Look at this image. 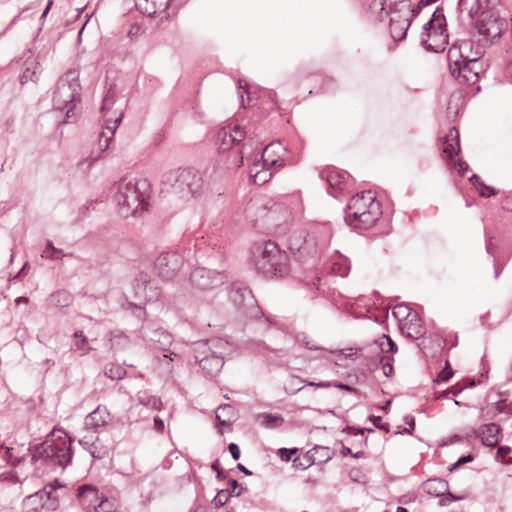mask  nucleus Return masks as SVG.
Masks as SVG:
<instances>
[{"label": "nucleus", "mask_w": 512, "mask_h": 512, "mask_svg": "<svg viewBox=\"0 0 512 512\" xmlns=\"http://www.w3.org/2000/svg\"><path fill=\"white\" fill-rule=\"evenodd\" d=\"M91 512H119L118 504L113 499H103Z\"/></svg>", "instance_id": "26"}, {"label": "nucleus", "mask_w": 512, "mask_h": 512, "mask_svg": "<svg viewBox=\"0 0 512 512\" xmlns=\"http://www.w3.org/2000/svg\"><path fill=\"white\" fill-rule=\"evenodd\" d=\"M453 167L460 173V174H464L465 171L467 170L468 166L465 162H463L462 160L458 159L457 157H454V160L452 161H449Z\"/></svg>", "instance_id": "37"}, {"label": "nucleus", "mask_w": 512, "mask_h": 512, "mask_svg": "<svg viewBox=\"0 0 512 512\" xmlns=\"http://www.w3.org/2000/svg\"><path fill=\"white\" fill-rule=\"evenodd\" d=\"M453 375V371L448 362H446L445 367L438 374L436 381L437 382H447Z\"/></svg>", "instance_id": "35"}, {"label": "nucleus", "mask_w": 512, "mask_h": 512, "mask_svg": "<svg viewBox=\"0 0 512 512\" xmlns=\"http://www.w3.org/2000/svg\"><path fill=\"white\" fill-rule=\"evenodd\" d=\"M470 44L462 42L459 46L453 45L448 51L450 62V71L452 75L458 79L460 83L471 85L475 84L479 79L482 71V65L478 58H469L463 54V50L467 51Z\"/></svg>", "instance_id": "2"}, {"label": "nucleus", "mask_w": 512, "mask_h": 512, "mask_svg": "<svg viewBox=\"0 0 512 512\" xmlns=\"http://www.w3.org/2000/svg\"><path fill=\"white\" fill-rule=\"evenodd\" d=\"M287 156L288 152L281 143H271L264 148L260 161L277 171L290 163Z\"/></svg>", "instance_id": "9"}, {"label": "nucleus", "mask_w": 512, "mask_h": 512, "mask_svg": "<svg viewBox=\"0 0 512 512\" xmlns=\"http://www.w3.org/2000/svg\"><path fill=\"white\" fill-rule=\"evenodd\" d=\"M382 214L375 192L366 190L352 196L347 204L345 222L356 229L372 227Z\"/></svg>", "instance_id": "1"}, {"label": "nucleus", "mask_w": 512, "mask_h": 512, "mask_svg": "<svg viewBox=\"0 0 512 512\" xmlns=\"http://www.w3.org/2000/svg\"><path fill=\"white\" fill-rule=\"evenodd\" d=\"M307 386H315V387H321V388H327L330 386L329 383H326V382H319V383H315V382H307L306 383Z\"/></svg>", "instance_id": "45"}, {"label": "nucleus", "mask_w": 512, "mask_h": 512, "mask_svg": "<svg viewBox=\"0 0 512 512\" xmlns=\"http://www.w3.org/2000/svg\"><path fill=\"white\" fill-rule=\"evenodd\" d=\"M296 451V449L282 448L280 449L279 453L282 460L288 461L290 460L291 456L296 453Z\"/></svg>", "instance_id": "39"}, {"label": "nucleus", "mask_w": 512, "mask_h": 512, "mask_svg": "<svg viewBox=\"0 0 512 512\" xmlns=\"http://www.w3.org/2000/svg\"><path fill=\"white\" fill-rule=\"evenodd\" d=\"M325 177L329 186L335 191H342L345 188L346 174L331 168L326 171Z\"/></svg>", "instance_id": "21"}, {"label": "nucleus", "mask_w": 512, "mask_h": 512, "mask_svg": "<svg viewBox=\"0 0 512 512\" xmlns=\"http://www.w3.org/2000/svg\"><path fill=\"white\" fill-rule=\"evenodd\" d=\"M164 428H165V425H164L163 420L159 417H155L154 418V429L157 432L162 433L164 431Z\"/></svg>", "instance_id": "42"}, {"label": "nucleus", "mask_w": 512, "mask_h": 512, "mask_svg": "<svg viewBox=\"0 0 512 512\" xmlns=\"http://www.w3.org/2000/svg\"><path fill=\"white\" fill-rule=\"evenodd\" d=\"M402 310V307H397L396 310L394 311V314L400 312Z\"/></svg>", "instance_id": "53"}, {"label": "nucleus", "mask_w": 512, "mask_h": 512, "mask_svg": "<svg viewBox=\"0 0 512 512\" xmlns=\"http://www.w3.org/2000/svg\"><path fill=\"white\" fill-rule=\"evenodd\" d=\"M273 172L272 167L257 161L250 168V177L255 184L263 185L271 179Z\"/></svg>", "instance_id": "19"}, {"label": "nucleus", "mask_w": 512, "mask_h": 512, "mask_svg": "<svg viewBox=\"0 0 512 512\" xmlns=\"http://www.w3.org/2000/svg\"><path fill=\"white\" fill-rule=\"evenodd\" d=\"M442 157L447 161L454 160L458 157L460 151L459 131L451 128L441 142Z\"/></svg>", "instance_id": "12"}, {"label": "nucleus", "mask_w": 512, "mask_h": 512, "mask_svg": "<svg viewBox=\"0 0 512 512\" xmlns=\"http://www.w3.org/2000/svg\"><path fill=\"white\" fill-rule=\"evenodd\" d=\"M75 342L74 347L77 351H80L82 354H85L88 351V342L87 338L83 335L82 332H76L74 334Z\"/></svg>", "instance_id": "30"}, {"label": "nucleus", "mask_w": 512, "mask_h": 512, "mask_svg": "<svg viewBox=\"0 0 512 512\" xmlns=\"http://www.w3.org/2000/svg\"><path fill=\"white\" fill-rule=\"evenodd\" d=\"M479 9L483 10H494L493 6L498 2V0H477Z\"/></svg>", "instance_id": "38"}, {"label": "nucleus", "mask_w": 512, "mask_h": 512, "mask_svg": "<svg viewBox=\"0 0 512 512\" xmlns=\"http://www.w3.org/2000/svg\"><path fill=\"white\" fill-rule=\"evenodd\" d=\"M6 458L11 463H18L20 460L18 457L14 456V448H6L5 450Z\"/></svg>", "instance_id": "40"}, {"label": "nucleus", "mask_w": 512, "mask_h": 512, "mask_svg": "<svg viewBox=\"0 0 512 512\" xmlns=\"http://www.w3.org/2000/svg\"><path fill=\"white\" fill-rule=\"evenodd\" d=\"M121 121V116H119L112 125H106L103 129L100 136V145H102V141H105V147L108 146V141L113 137L116 128L118 127V123Z\"/></svg>", "instance_id": "27"}, {"label": "nucleus", "mask_w": 512, "mask_h": 512, "mask_svg": "<svg viewBox=\"0 0 512 512\" xmlns=\"http://www.w3.org/2000/svg\"><path fill=\"white\" fill-rule=\"evenodd\" d=\"M134 27H131L130 31H129V35L131 36L133 33H135V30H133Z\"/></svg>", "instance_id": "55"}, {"label": "nucleus", "mask_w": 512, "mask_h": 512, "mask_svg": "<svg viewBox=\"0 0 512 512\" xmlns=\"http://www.w3.org/2000/svg\"><path fill=\"white\" fill-rule=\"evenodd\" d=\"M230 409L229 406H225V407H220L218 410H217V413H216V418L218 419V421L221 423V424H226V420H222L221 419V415H220V412H225L226 410Z\"/></svg>", "instance_id": "44"}, {"label": "nucleus", "mask_w": 512, "mask_h": 512, "mask_svg": "<svg viewBox=\"0 0 512 512\" xmlns=\"http://www.w3.org/2000/svg\"><path fill=\"white\" fill-rule=\"evenodd\" d=\"M403 329L406 330L408 336L418 338L424 334V328L421 319L417 313H409L407 319L403 322Z\"/></svg>", "instance_id": "20"}, {"label": "nucleus", "mask_w": 512, "mask_h": 512, "mask_svg": "<svg viewBox=\"0 0 512 512\" xmlns=\"http://www.w3.org/2000/svg\"><path fill=\"white\" fill-rule=\"evenodd\" d=\"M78 498L82 507L91 512L97 504L103 499H108L98 492V490L89 485H83L78 489Z\"/></svg>", "instance_id": "13"}, {"label": "nucleus", "mask_w": 512, "mask_h": 512, "mask_svg": "<svg viewBox=\"0 0 512 512\" xmlns=\"http://www.w3.org/2000/svg\"><path fill=\"white\" fill-rule=\"evenodd\" d=\"M238 468H239L240 470L244 471L245 473H247V470H246V468H245L243 465L239 464V465H238Z\"/></svg>", "instance_id": "52"}, {"label": "nucleus", "mask_w": 512, "mask_h": 512, "mask_svg": "<svg viewBox=\"0 0 512 512\" xmlns=\"http://www.w3.org/2000/svg\"><path fill=\"white\" fill-rule=\"evenodd\" d=\"M115 200L118 205L125 207L127 211L136 213L139 209L143 210L146 198L150 190V184L146 179L120 180L115 184Z\"/></svg>", "instance_id": "4"}, {"label": "nucleus", "mask_w": 512, "mask_h": 512, "mask_svg": "<svg viewBox=\"0 0 512 512\" xmlns=\"http://www.w3.org/2000/svg\"><path fill=\"white\" fill-rule=\"evenodd\" d=\"M141 403L152 410H160L162 408V401L156 396L142 398Z\"/></svg>", "instance_id": "32"}, {"label": "nucleus", "mask_w": 512, "mask_h": 512, "mask_svg": "<svg viewBox=\"0 0 512 512\" xmlns=\"http://www.w3.org/2000/svg\"><path fill=\"white\" fill-rule=\"evenodd\" d=\"M16 302L19 304V303H27L28 302V299L25 298V297H19Z\"/></svg>", "instance_id": "48"}, {"label": "nucleus", "mask_w": 512, "mask_h": 512, "mask_svg": "<svg viewBox=\"0 0 512 512\" xmlns=\"http://www.w3.org/2000/svg\"><path fill=\"white\" fill-rule=\"evenodd\" d=\"M257 267L265 274L284 276L289 272V258L274 242H266L259 247L256 258Z\"/></svg>", "instance_id": "5"}, {"label": "nucleus", "mask_w": 512, "mask_h": 512, "mask_svg": "<svg viewBox=\"0 0 512 512\" xmlns=\"http://www.w3.org/2000/svg\"><path fill=\"white\" fill-rule=\"evenodd\" d=\"M479 436L485 446L494 447L501 440V429L497 424H486L479 428Z\"/></svg>", "instance_id": "18"}, {"label": "nucleus", "mask_w": 512, "mask_h": 512, "mask_svg": "<svg viewBox=\"0 0 512 512\" xmlns=\"http://www.w3.org/2000/svg\"><path fill=\"white\" fill-rule=\"evenodd\" d=\"M511 448L509 446H500L496 453V458L503 464H512V457H510Z\"/></svg>", "instance_id": "31"}, {"label": "nucleus", "mask_w": 512, "mask_h": 512, "mask_svg": "<svg viewBox=\"0 0 512 512\" xmlns=\"http://www.w3.org/2000/svg\"><path fill=\"white\" fill-rule=\"evenodd\" d=\"M397 512H408V510L404 507H398Z\"/></svg>", "instance_id": "51"}, {"label": "nucleus", "mask_w": 512, "mask_h": 512, "mask_svg": "<svg viewBox=\"0 0 512 512\" xmlns=\"http://www.w3.org/2000/svg\"><path fill=\"white\" fill-rule=\"evenodd\" d=\"M32 459L65 467L71 460L70 439L63 431H54L49 439L34 448Z\"/></svg>", "instance_id": "3"}, {"label": "nucleus", "mask_w": 512, "mask_h": 512, "mask_svg": "<svg viewBox=\"0 0 512 512\" xmlns=\"http://www.w3.org/2000/svg\"><path fill=\"white\" fill-rule=\"evenodd\" d=\"M478 32L486 39L500 37L507 29L508 24L505 18L501 17L496 10L481 11L476 23Z\"/></svg>", "instance_id": "8"}, {"label": "nucleus", "mask_w": 512, "mask_h": 512, "mask_svg": "<svg viewBox=\"0 0 512 512\" xmlns=\"http://www.w3.org/2000/svg\"><path fill=\"white\" fill-rule=\"evenodd\" d=\"M238 85L239 90H243V93H246L247 95V102H245L243 94L240 95L242 106L244 108L246 106H250L253 99L255 98L254 95L256 94L257 89L255 87L250 86L245 80H240Z\"/></svg>", "instance_id": "25"}, {"label": "nucleus", "mask_w": 512, "mask_h": 512, "mask_svg": "<svg viewBox=\"0 0 512 512\" xmlns=\"http://www.w3.org/2000/svg\"><path fill=\"white\" fill-rule=\"evenodd\" d=\"M49 497V492L46 491H39L27 496L22 503L23 512H41Z\"/></svg>", "instance_id": "17"}, {"label": "nucleus", "mask_w": 512, "mask_h": 512, "mask_svg": "<svg viewBox=\"0 0 512 512\" xmlns=\"http://www.w3.org/2000/svg\"><path fill=\"white\" fill-rule=\"evenodd\" d=\"M469 460H471V457H470V456H468V457H463V458H461V459L457 462V465L463 464V463H465V462H467V461H469Z\"/></svg>", "instance_id": "47"}, {"label": "nucleus", "mask_w": 512, "mask_h": 512, "mask_svg": "<svg viewBox=\"0 0 512 512\" xmlns=\"http://www.w3.org/2000/svg\"><path fill=\"white\" fill-rule=\"evenodd\" d=\"M233 459L238 460L240 457V449L237 444L231 443L228 447Z\"/></svg>", "instance_id": "41"}, {"label": "nucleus", "mask_w": 512, "mask_h": 512, "mask_svg": "<svg viewBox=\"0 0 512 512\" xmlns=\"http://www.w3.org/2000/svg\"><path fill=\"white\" fill-rule=\"evenodd\" d=\"M223 364V359L216 355H212L200 361V366L210 376L216 375L222 369Z\"/></svg>", "instance_id": "22"}, {"label": "nucleus", "mask_w": 512, "mask_h": 512, "mask_svg": "<svg viewBox=\"0 0 512 512\" xmlns=\"http://www.w3.org/2000/svg\"><path fill=\"white\" fill-rule=\"evenodd\" d=\"M502 206L505 208V209H508V210H512V199L510 198H507L503 201L502 203Z\"/></svg>", "instance_id": "46"}, {"label": "nucleus", "mask_w": 512, "mask_h": 512, "mask_svg": "<svg viewBox=\"0 0 512 512\" xmlns=\"http://www.w3.org/2000/svg\"><path fill=\"white\" fill-rule=\"evenodd\" d=\"M337 386H338L339 388H341V389H345V390L351 391V388H350L349 386H347V385L339 384V385H337Z\"/></svg>", "instance_id": "50"}, {"label": "nucleus", "mask_w": 512, "mask_h": 512, "mask_svg": "<svg viewBox=\"0 0 512 512\" xmlns=\"http://www.w3.org/2000/svg\"><path fill=\"white\" fill-rule=\"evenodd\" d=\"M200 177L191 169H178L171 173L168 177V182L179 188H187L189 191L194 192L200 183Z\"/></svg>", "instance_id": "10"}, {"label": "nucleus", "mask_w": 512, "mask_h": 512, "mask_svg": "<svg viewBox=\"0 0 512 512\" xmlns=\"http://www.w3.org/2000/svg\"><path fill=\"white\" fill-rule=\"evenodd\" d=\"M422 44L433 52L443 51L448 44L444 15L436 11L421 34Z\"/></svg>", "instance_id": "6"}, {"label": "nucleus", "mask_w": 512, "mask_h": 512, "mask_svg": "<svg viewBox=\"0 0 512 512\" xmlns=\"http://www.w3.org/2000/svg\"><path fill=\"white\" fill-rule=\"evenodd\" d=\"M392 356L383 355L380 359V363L382 365L383 374L389 377L393 373V365H392Z\"/></svg>", "instance_id": "33"}, {"label": "nucleus", "mask_w": 512, "mask_h": 512, "mask_svg": "<svg viewBox=\"0 0 512 512\" xmlns=\"http://www.w3.org/2000/svg\"><path fill=\"white\" fill-rule=\"evenodd\" d=\"M388 5L391 13L390 33L395 40H402L413 17L412 6L408 0H390Z\"/></svg>", "instance_id": "7"}, {"label": "nucleus", "mask_w": 512, "mask_h": 512, "mask_svg": "<svg viewBox=\"0 0 512 512\" xmlns=\"http://www.w3.org/2000/svg\"><path fill=\"white\" fill-rule=\"evenodd\" d=\"M181 257L174 252L161 254L156 260V268L164 278H171L181 267Z\"/></svg>", "instance_id": "11"}, {"label": "nucleus", "mask_w": 512, "mask_h": 512, "mask_svg": "<svg viewBox=\"0 0 512 512\" xmlns=\"http://www.w3.org/2000/svg\"><path fill=\"white\" fill-rule=\"evenodd\" d=\"M75 98V89L71 87L67 80H60L57 89L54 92L53 102L57 109H64L67 104L72 103Z\"/></svg>", "instance_id": "14"}, {"label": "nucleus", "mask_w": 512, "mask_h": 512, "mask_svg": "<svg viewBox=\"0 0 512 512\" xmlns=\"http://www.w3.org/2000/svg\"><path fill=\"white\" fill-rule=\"evenodd\" d=\"M51 5H52V1L50 0V1H49V3H48V5H47V7H46V9H45V11H44V13H43V16H44V17L47 15V13H48V11H49V9H50Z\"/></svg>", "instance_id": "49"}, {"label": "nucleus", "mask_w": 512, "mask_h": 512, "mask_svg": "<svg viewBox=\"0 0 512 512\" xmlns=\"http://www.w3.org/2000/svg\"><path fill=\"white\" fill-rule=\"evenodd\" d=\"M43 256L49 257L52 259H58L61 257L60 251L55 249L51 242H48L46 250L43 252Z\"/></svg>", "instance_id": "36"}, {"label": "nucleus", "mask_w": 512, "mask_h": 512, "mask_svg": "<svg viewBox=\"0 0 512 512\" xmlns=\"http://www.w3.org/2000/svg\"><path fill=\"white\" fill-rule=\"evenodd\" d=\"M221 141V149L227 150L235 143H239L244 139V131L240 127H227L223 128L219 133Z\"/></svg>", "instance_id": "15"}, {"label": "nucleus", "mask_w": 512, "mask_h": 512, "mask_svg": "<svg viewBox=\"0 0 512 512\" xmlns=\"http://www.w3.org/2000/svg\"><path fill=\"white\" fill-rule=\"evenodd\" d=\"M178 355L175 354V353H170V354H163L161 357L160 356H157L155 358V360L157 361V363L159 365H164L168 371H172V367L170 366L169 364V360L170 361H173L174 358H176Z\"/></svg>", "instance_id": "34"}, {"label": "nucleus", "mask_w": 512, "mask_h": 512, "mask_svg": "<svg viewBox=\"0 0 512 512\" xmlns=\"http://www.w3.org/2000/svg\"><path fill=\"white\" fill-rule=\"evenodd\" d=\"M145 1L147 3H151V7H145V11L148 14H155L158 11L165 10L170 3V0H145Z\"/></svg>", "instance_id": "28"}, {"label": "nucleus", "mask_w": 512, "mask_h": 512, "mask_svg": "<svg viewBox=\"0 0 512 512\" xmlns=\"http://www.w3.org/2000/svg\"><path fill=\"white\" fill-rule=\"evenodd\" d=\"M134 27H131L130 31H129V35L131 36L133 33H135V30H133Z\"/></svg>", "instance_id": "54"}, {"label": "nucleus", "mask_w": 512, "mask_h": 512, "mask_svg": "<svg viewBox=\"0 0 512 512\" xmlns=\"http://www.w3.org/2000/svg\"><path fill=\"white\" fill-rule=\"evenodd\" d=\"M106 374L112 379L121 378V369L117 368L115 373V371H113V369L111 368L108 371H106Z\"/></svg>", "instance_id": "43"}, {"label": "nucleus", "mask_w": 512, "mask_h": 512, "mask_svg": "<svg viewBox=\"0 0 512 512\" xmlns=\"http://www.w3.org/2000/svg\"><path fill=\"white\" fill-rule=\"evenodd\" d=\"M377 348L384 355H393L397 352V346L394 341L387 335H382L375 342Z\"/></svg>", "instance_id": "24"}, {"label": "nucleus", "mask_w": 512, "mask_h": 512, "mask_svg": "<svg viewBox=\"0 0 512 512\" xmlns=\"http://www.w3.org/2000/svg\"><path fill=\"white\" fill-rule=\"evenodd\" d=\"M475 187L481 197L489 198L497 194V191L490 186L485 185L483 182L478 181L476 178Z\"/></svg>", "instance_id": "29"}, {"label": "nucleus", "mask_w": 512, "mask_h": 512, "mask_svg": "<svg viewBox=\"0 0 512 512\" xmlns=\"http://www.w3.org/2000/svg\"><path fill=\"white\" fill-rule=\"evenodd\" d=\"M112 421V415L106 406L99 405L86 417V424L93 428H100Z\"/></svg>", "instance_id": "16"}, {"label": "nucleus", "mask_w": 512, "mask_h": 512, "mask_svg": "<svg viewBox=\"0 0 512 512\" xmlns=\"http://www.w3.org/2000/svg\"><path fill=\"white\" fill-rule=\"evenodd\" d=\"M424 489L428 494L440 496L447 490V484L438 479H429L424 483Z\"/></svg>", "instance_id": "23"}]
</instances>
